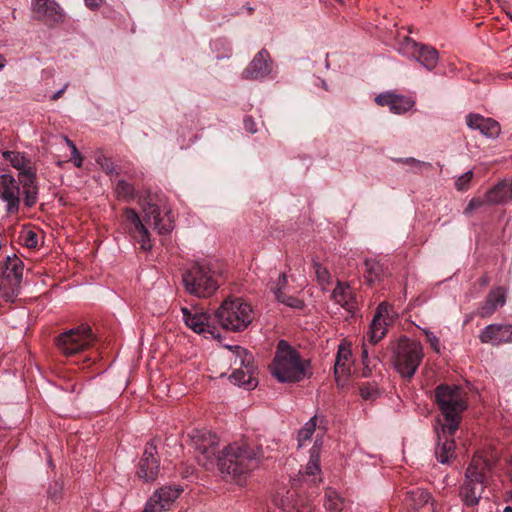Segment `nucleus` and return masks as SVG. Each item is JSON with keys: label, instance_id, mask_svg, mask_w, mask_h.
Returning <instances> with one entry per match:
<instances>
[{"label": "nucleus", "instance_id": "obj_40", "mask_svg": "<svg viewBox=\"0 0 512 512\" xmlns=\"http://www.w3.org/2000/svg\"><path fill=\"white\" fill-rule=\"evenodd\" d=\"M96 162H97V164L100 165L102 170H104L106 172V174H108L110 176H112L114 174L115 175L118 174V172L116 171L115 165L110 158H107L104 155H100L96 158Z\"/></svg>", "mask_w": 512, "mask_h": 512}, {"label": "nucleus", "instance_id": "obj_59", "mask_svg": "<svg viewBox=\"0 0 512 512\" xmlns=\"http://www.w3.org/2000/svg\"><path fill=\"white\" fill-rule=\"evenodd\" d=\"M511 19H512V17H511Z\"/></svg>", "mask_w": 512, "mask_h": 512}, {"label": "nucleus", "instance_id": "obj_29", "mask_svg": "<svg viewBox=\"0 0 512 512\" xmlns=\"http://www.w3.org/2000/svg\"><path fill=\"white\" fill-rule=\"evenodd\" d=\"M409 499L413 502L415 508L424 507L430 512H434L433 502L430 493L422 488H415L407 492Z\"/></svg>", "mask_w": 512, "mask_h": 512}, {"label": "nucleus", "instance_id": "obj_44", "mask_svg": "<svg viewBox=\"0 0 512 512\" xmlns=\"http://www.w3.org/2000/svg\"><path fill=\"white\" fill-rule=\"evenodd\" d=\"M62 492H63V485L58 481H54L53 483H51L49 485V488L47 491L48 497L54 502L61 499Z\"/></svg>", "mask_w": 512, "mask_h": 512}, {"label": "nucleus", "instance_id": "obj_53", "mask_svg": "<svg viewBox=\"0 0 512 512\" xmlns=\"http://www.w3.org/2000/svg\"><path fill=\"white\" fill-rule=\"evenodd\" d=\"M85 4L91 10H96L101 7L105 0H84Z\"/></svg>", "mask_w": 512, "mask_h": 512}, {"label": "nucleus", "instance_id": "obj_33", "mask_svg": "<svg viewBox=\"0 0 512 512\" xmlns=\"http://www.w3.org/2000/svg\"><path fill=\"white\" fill-rule=\"evenodd\" d=\"M317 416L311 417L298 432V446L301 447L304 443L311 439V436L316 430Z\"/></svg>", "mask_w": 512, "mask_h": 512}, {"label": "nucleus", "instance_id": "obj_31", "mask_svg": "<svg viewBox=\"0 0 512 512\" xmlns=\"http://www.w3.org/2000/svg\"><path fill=\"white\" fill-rule=\"evenodd\" d=\"M2 157L4 160L9 161L10 164L17 169L19 172L31 167L29 165L30 160L22 152L18 151H3Z\"/></svg>", "mask_w": 512, "mask_h": 512}, {"label": "nucleus", "instance_id": "obj_30", "mask_svg": "<svg viewBox=\"0 0 512 512\" xmlns=\"http://www.w3.org/2000/svg\"><path fill=\"white\" fill-rule=\"evenodd\" d=\"M364 266V278L369 285H374L381 281L384 275V268L382 264L374 259H369L364 262Z\"/></svg>", "mask_w": 512, "mask_h": 512}, {"label": "nucleus", "instance_id": "obj_57", "mask_svg": "<svg viewBox=\"0 0 512 512\" xmlns=\"http://www.w3.org/2000/svg\"><path fill=\"white\" fill-rule=\"evenodd\" d=\"M5 62H6V60H5L4 56L2 54H0V71L4 68Z\"/></svg>", "mask_w": 512, "mask_h": 512}, {"label": "nucleus", "instance_id": "obj_18", "mask_svg": "<svg viewBox=\"0 0 512 512\" xmlns=\"http://www.w3.org/2000/svg\"><path fill=\"white\" fill-rule=\"evenodd\" d=\"M375 102L380 106H387L394 114H404L411 110L415 101L407 96L384 92L376 96Z\"/></svg>", "mask_w": 512, "mask_h": 512}, {"label": "nucleus", "instance_id": "obj_23", "mask_svg": "<svg viewBox=\"0 0 512 512\" xmlns=\"http://www.w3.org/2000/svg\"><path fill=\"white\" fill-rule=\"evenodd\" d=\"M436 433L438 438V443L435 448L436 459L442 464H447L450 458L454 455L455 442L452 438L454 434H444L442 431V425L440 426V429H436Z\"/></svg>", "mask_w": 512, "mask_h": 512}, {"label": "nucleus", "instance_id": "obj_6", "mask_svg": "<svg viewBox=\"0 0 512 512\" xmlns=\"http://www.w3.org/2000/svg\"><path fill=\"white\" fill-rule=\"evenodd\" d=\"M185 291L196 297H209L219 287L217 275L209 265L196 262L182 274Z\"/></svg>", "mask_w": 512, "mask_h": 512}, {"label": "nucleus", "instance_id": "obj_36", "mask_svg": "<svg viewBox=\"0 0 512 512\" xmlns=\"http://www.w3.org/2000/svg\"><path fill=\"white\" fill-rule=\"evenodd\" d=\"M115 192L119 198L131 201L135 197V188L125 180H119L116 184Z\"/></svg>", "mask_w": 512, "mask_h": 512}, {"label": "nucleus", "instance_id": "obj_49", "mask_svg": "<svg viewBox=\"0 0 512 512\" xmlns=\"http://www.w3.org/2000/svg\"><path fill=\"white\" fill-rule=\"evenodd\" d=\"M24 243L28 248H35L38 245V236L33 231H28L24 235Z\"/></svg>", "mask_w": 512, "mask_h": 512}, {"label": "nucleus", "instance_id": "obj_12", "mask_svg": "<svg viewBox=\"0 0 512 512\" xmlns=\"http://www.w3.org/2000/svg\"><path fill=\"white\" fill-rule=\"evenodd\" d=\"M21 189L18 181L10 174L0 175V199L5 203L6 212L16 214L20 208Z\"/></svg>", "mask_w": 512, "mask_h": 512}, {"label": "nucleus", "instance_id": "obj_32", "mask_svg": "<svg viewBox=\"0 0 512 512\" xmlns=\"http://www.w3.org/2000/svg\"><path fill=\"white\" fill-rule=\"evenodd\" d=\"M324 506L328 512H341L344 507V500L336 490L327 488Z\"/></svg>", "mask_w": 512, "mask_h": 512}, {"label": "nucleus", "instance_id": "obj_37", "mask_svg": "<svg viewBox=\"0 0 512 512\" xmlns=\"http://www.w3.org/2000/svg\"><path fill=\"white\" fill-rule=\"evenodd\" d=\"M305 472L307 475H310V476H315L317 474H320V472H321L320 462H319V454L316 449V445H314L313 448L311 449L310 459L306 465Z\"/></svg>", "mask_w": 512, "mask_h": 512}, {"label": "nucleus", "instance_id": "obj_2", "mask_svg": "<svg viewBox=\"0 0 512 512\" xmlns=\"http://www.w3.org/2000/svg\"><path fill=\"white\" fill-rule=\"evenodd\" d=\"M493 482V463L482 455L475 454L460 487L459 496L463 506L475 508L483 498L488 499Z\"/></svg>", "mask_w": 512, "mask_h": 512}, {"label": "nucleus", "instance_id": "obj_24", "mask_svg": "<svg viewBox=\"0 0 512 512\" xmlns=\"http://www.w3.org/2000/svg\"><path fill=\"white\" fill-rule=\"evenodd\" d=\"M332 299L348 312H354L357 301L353 289L347 283L338 282L332 291Z\"/></svg>", "mask_w": 512, "mask_h": 512}, {"label": "nucleus", "instance_id": "obj_43", "mask_svg": "<svg viewBox=\"0 0 512 512\" xmlns=\"http://www.w3.org/2000/svg\"><path fill=\"white\" fill-rule=\"evenodd\" d=\"M24 203L28 208L33 207L38 200V187L24 189Z\"/></svg>", "mask_w": 512, "mask_h": 512}, {"label": "nucleus", "instance_id": "obj_46", "mask_svg": "<svg viewBox=\"0 0 512 512\" xmlns=\"http://www.w3.org/2000/svg\"><path fill=\"white\" fill-rule=\"evenodd\" d=\"M488 204L486 195L483 198H472L464 210L465 215H470L474 210Z\"/></svg>", "mask_w": 512, "mask_h": 512}, {"label": "nucleus", "instance_id": "obj_56", "mask_svg": "<svg viewBox=\"0 0 512 512\" xmlns=\"http://www.w3.org/2000/svg\"><path fill=\"white\" fill-rule=\"evenodd\" d=\"M66 144L68 147L73 150V146H76L73 141H71L68 137H65Z\"/></svg>", "mask_w": 512, "mask_h": 512}, {"label": "nucleus", "instance_id": "obj_50", "mask_svg": "<svg viewBox=\"0 0 512 512\" xmlns=\"http://www.w3.org/2000/svg\"><path fill=\"white\" fill-rule=\"evenodd\" d=\"M424 333H425L427 341L430 343L431 347L436 352H439L440 351V347H439V339L437 338V336L433 332H431L429 330H424Z\"/></svg>", "mask_w": 512, "mask_h": 512}, {"label": "nucleus", "instance_id": "obj_13", "mask_svg": "<svg viewBox=\"0 0 512 512\" xmlns=\"http://www.w3.org/2000/svg\"><path fill=\"white\" fill-rule=\"evenodd\" d=\"M123 221L129 234L140 244V249L149 251L152 248L150 234L137 212L132 208H125Z\"/></svg>", "mask_w": 512, "mask_h": 512}, {"label": "nucleus", "instance_id": "obj_22", "mask_svg": "<svg viewBox=\"0 0 512 512\" xmlns=\"http://www.w3.org/2000/svg\"><path fill=\"white\" fill-rule=\"evenodd\" d=\"M388 314V306L386 303H380L375 311L373 319L371 321L367 341L375 345L378 343L386 334L387 322L385 316Z\"/></svg>", "mask_w": 512, "mask_h": 512}, {"label": "nucleus", "instance_id": "obj_7", "mask_svg": "<svg viewBox=\"0 0 512 512\" xmlns=\"http://www.w3.org/2000/svg\"><path fill=\"white\" fill-rule=\"evenodd\" d=\"M230 350V361L233 372L230 380L233 384L252 389L257 386L254 377L256 366L253 355L241 346H228Z\"/></svg>", "mask_w": 512, "mask_h": 512}, {"label": "nucleus", "instance_id": "obj_55", "mask_svg": "<svg viewBox=\"0 0 512 512\" xmlns=\"http://www.w3.org/2000/svg\"><path fill=\"white\" fill-rule=\"evenodd\" d=\"M67 87H68V84H65V85H64L60 90L56 91V92L51 96V99H52V100H54V101H55V100H57V99H59V98L62 96V94L65 92V90L67 89Z\"/></svg>", "mask_w": 512, "mask_h": 512}, {"label": "nucleus", "instance_id": "obj_47", "mask_svg": "<svg viewBox=\"0 0 512 512\" xmlns=\"http://www.w3.org/2000/svg\"><path fill=\"white\" fill-rule=\"evenodd\" d=\"M276 300L280 303L285 304L288 307L292 308H301L302 307V301L298 298H295L293 296L286 295L283 293L280 298H276Z\"/></svg>", "mask_w": 512, "mask_h": 512}, {"label": "nucleus", "instance_id": "obj_11", "mask_svg": "<svg viewBox=\"0 0 512 512\" xmlns=\"http://www.w3.org/2000/svg\"><path fill=\"white\" fill-rule=\"evenodd\" d=\"M35 19L53 27L64 22L65 13L55 0H31Z\"/></svg>", "mask_w": 512, "mask_h": 512}, {"label": "nucleus", "instance_id": "obj_8", "mask_svg": "<svg viewBox=\"0 0 512 512\" xmlns=\"http://www.w3.org/2000/svg\"><path fill=\"white\" fill-rule=\"evenodd\" d=\"M423 359L422 345L417 341L402 338L394 350L393 363L402 377L412 378Z\"/></svg>", "mask_w": 512, "mask_h": 512}, {"label": "nucleus", "instance_id": "obj_20", "mask_svg": "<svg viewBox=\"0 0 512 512\" xmlns=\"http://www.w3.org/2000/svg\"><path fill=\"white\" fill-rule=\"evenodd\" d=\"M479 337L481 342L492 345L510 343L512 342V324H490L481 331Z\"/></svg>", "mask_w": 512, "mask_h": 512}, {"label": "nucleus", "instance_id": "obj_28", "mask_svg": "<svg viewBox=\"0 0 512 512\" xmlns=\"http://www.w3.org/2000/svg\"><path fill=\"white\" fill-rule=\"evenodd\" d=\"M414 60L419 62L428 71H432L438 64V51L431 46L422 44L418 52L414 53Z\"/></svg>", "mask_w": 512, "mask_h": 512}, {"label": "nucleus", "instance_id": "obj_58", "mask_svg": "<svg viewBox=\"0 0 512 512\" xmlns=\"http://www.w3.org/2000/svg\"><path fill=\"white\" fill-rule=\"evenodd\" d=\"M503 512H512V507H510V506L505 507Z\"/></svg>", "mask_w": 512, "mask_h": 512}, {"label": "nucleus", "instance_id": "obj_15", "mask_svg": "<svg viewBox=\"0 0 512 512\" xmlns=\"http://www.w3.org/2000/svg\"><path fill=\"white\" fill-rule=\"evenodd\" d=\"M272 72V60L266 49H261L243 70L241 77L245 80H262Z\"/></svg>", "mask_w": 512, "mask_h": 512}, {"label": "nucleus", "instance_id": "obj_17", "mask_svg": "<svg viewBox=\"0 0 512 512\" xmlns=\"http://www.w3.org/2000/svg\"><path fill=\"white\" fill-rule=\"evenodd\" d=\"M157 450L153 443H148L138 464L137 475L140 479L154 481L159 473V460Z\"/></svg>", "mask_w": 512, "mask_h": 512}, {"label": "nucleus", "instance_id": "obj_3", "mask_svg": "<svg viewBox=\"0 0 512 512\" xmlns=\"http://www.w3.org/2000/svg\"><path fill=\"white\" fill-rule=\"evenodd\" d=\"M309 366V360L303 359L286 340H280L270 365V372L280 383H296L306 378Z\"/></svg>", "mask_w": 512, "mask_h": 512}, {"label": "nucleus", "instance_id": "obj_16", "mask_svg": "<svg viewBox=\"0 0 512 512\" xmlns=\"http://www.w3.org/2000/svg\"><path fill=\"white\" fill-rule=\"evenodd\" d=\"M181 312L184 323L195 333L209 332L215 336L212 331L214 327L211 325V316L208 313L198 308L188 307H182Z\"/></svg>", "mask_w": 512, "mask_h": 512}, {"label": "nucleus", "instance_id": "obj_27", "mask_svg": "<svg viewBox=\"0 0 512 512\" xmlns=\"http://www.w3.org/2000/svg\"><path fill=\"white\" fill-rule=\"evenodd\" d=\"M505 293L502 288L492 290L486 301L479 307L478 315L482 318L491 316L498 307L505 304Z\"/></svg>", "mask_w": 512, "mask_h": 512}, {"label": "nucleus", "instance_id": "obj_21", "mask_svg": "<svg viewBox=\"0 0 512 512\" xmlns=\"http://www.w3.org/2000/svg\"><path fill=\"white\" fill-rule=\"evenodd\" d=\"M466 123L470 129L479 130L487 138H497L501 132L500 124L496 120L483 117L480 114L467 115Z\"/></svg>", "mask_w": 512, "mask_h": 512}, {"label": "nucleus", "instance_id": "obj_38", "mask_svg": "<svg viewBox=\"0 0 512 512\" xmlns=\"http://www.w3.org/2000/svg\"><path fill=\"white\" fill-rule=\"evenodd\" d=\"M350 355H351V353H350L349 349H347L343 346H339L338 352L336 355V360H335V376L336 377L340 370L342 373L346 372L345 366H346V362L349 359Z\"/></svg>", "mask_w": 512, "mask_h": 512}, {"label": "nucleus", "instance_id": "obj_9", "mask_svg": "<svg viewBox=\"0 0 512 512\" xmlns=\"http://www.w3.org/2000/svg\"><path fill=\"white\" fill-rule=\"evenodd\" d=\"M92 342L91 328L86 324L63 332L55 340L57 348L66 356H72L83 351Z\"/></svg>", "mask_w": 512, "mask_h": 512}, {"label": "nucleus", "instance_id": "obj_39", "mask_svg": "<svg viewBox=\"0 0 512 512\" xmlns=\"http://www.w3.org/2000/svg\"><path fill=\"white\" fill-rule=\"evenodd\" d=\"M396 162L398 163H402V164H405V165H409L413 168H415V172H420L422 171L423 169H426V168H430L431 167V164L428 163V162H424V161H420L416 158H413V157H408V158H398L395 160Z\"/></svg>", "mask_w": 512, "mask_h": 512}, {"label": "nucleus", "instance_id": "obj_10", "mask_svg": "<svg viewBox=\"0 0 512 512\" xmlns=\"http://www.w3.org/2000/svg\"><path fill=\"white\" fill-rule=\"evenodd\" d=\"M139 203L142 206L145 219L149 225H153L159 234H167L173 230V218L171 212H162L160 208L153 203L150 196L140 197Z\"/></svg>", "mask_w": 512, "mask_h": 512}, {"label": "nucleus", "instance_id": "obj_52", "mask_svg": "<svg viewBox=\"0 0 512 512\" xmlns=\"http://www.w3.org/2000/svg\"><path fill=\"white\" fill-rule=\"evenodd\" d=\"M244 127L250 133H256L257 132L256 124H255L254 120L251 117H246L244 119Z\"/></svg>", "mask_w": 512, "mask_h": 512}, {"label": "nucleus", "instance_id": "obj_35", "mask_svg": "<svg viewBox=\"0 0 512 512\" xmlns=\"http://www.w3.org/2000/svg\"><path fill=\"white\" fill-rule=\"evenodd\" d=\"M422 44L417 43L412 38L406 36L399 45V52L403 54L404 56L413 59L414 53L416 54L418 52V49L420 48Z\"/></svg>", "mask_w": 512, "mask_h": 512}, {"label": "nucleus", "instance_id": "obj_54", "mask_svg": "<svg viewBox=\"0 0 512 512\" xmlns=\"http://www.w3.org/2000/svg\"><path fill=\"white\" fill-rule=\"evenodd\" d=\"M362 361L363 364L368 366L370 364L369 356H368V350L366 348V344H363V350H362Z\"/></svg>", "mask_w": 512, "mask_h": 512}, {"label": "nucleus", "instance_id": "obj_34", "mask_svg": "<svg viewBox=\"0 0 512 512\" xmlns=\"http://www.w3.org/2000/svg\"><path fill=\"white\" fill-rule=\"evenodd\" d=\"M18 183L24 189L38 187L36 183V171L33 167H28L18 174Z\"/></svg>", "mask_w": 512, "mask_h": 512}, {"label": "nucleus", "instance_id": "obj_45", "mask_svg": "<svg viewBox=\"0 0 512 512\" xmlns=\"http://www.w3.org/2000/svg\"><path fill=\"white\" fill-rule=\"evenodd\" d=\"M314 269L317 279L321 284L329 282L330 273L326 267L322 266L320 263H314Z\"/></svg>", "mask_w": 512, "mask_h": 512}, {"label": "nucleus", "instance_id": "obj_4", "mask_svg": "<svg viewBox=\"0 0 512 512\" xmlns=\"http://www.w3.org/2000/svg\"><path fill=\"white\" fill-rule=\"evenodd\" d=\"M435 401L444 417V434H455L459 428L461 414L468 407L466 392L459 386L441 384L435 388Z\"/></svg>", "mask_w": 512, "mask_h": 512}, {"label": "nucleus", "instance_id": "obj_26", "mask_svg": "<svg viewBox=\"0 0 512 512\" xmlns=\"http://www.w3.org/2000/svg\"><path fill=\"white\" fill-rule=\"evenodd\" d=\"M512 199V183L503 180L495 185L486 193V201L488 204L497 205L508 202Z\"/></svg>", "mask_w": 512, "mask_h": 512}, {"label": "nucleus", "instance_id": "obj_41", "mask_svg": "<svg viewBox=\"0 0 512 512\" xmlns=\"http://www.w3.org/2000/svg\"><path fill=\"white\" fill-rule=\"evenodd\" d=\"M360 395L365 400H374L379 393L375 385L366 383L360 387Z\"/></svg>", "mask_w": 512, "mask_h": 512}, {"label": "nucleus", "instance_id": "obj_25", "mask_svg": "<svg viewBox=\"0 0 512 512\" xmlns=\"http://www.w3.org/2000/svg\"><path fill=\"white\" fill-rule=\"evenodd\" d=\"M273 501L277 507L286 512H312L311 508L299 503L294 491H287L286 495H275Z\"/></svg>", "mask_w": 512, "mask_h": 512}, {"label": "nucleus", "instance_id": "obj_5", "mask_svg": "<svg viewBox=\"0 0 512 512\" xmlns=\"http://www.w3.org/2000/svg\"><path fill=\"white\" fill-rule=\"evenodd\" d=\"M215 318L227 330H245L254 319L252 306L242 298H228L215 311Z\"/></svg>", "mask_w": 512, "mask_h": 512}, {"label": "nucleus", "instance_id": "obj_51", "mask_svg": "<svg viewBox=\"0 0 512 512\" xmlns=\"http://www.w3.org/2000/svg\"><path fill=\"white\" fill-rule=\"evenodd\" d=\"M71 161L76 167H82L83 157L76 146H73V150H71Z\"/></svg>", "mask_w": 512, "mask_h": 512}, {"label": "nucleus", "instance_id": "obj_14", "mask_svg": "<svg viewBox=\"0 0 512 512\" xmlns=\"http://www.w3.org/2000/svg\"><path fill=\"white\" fill-rule=\"evenodd\" d=\"M183 489L180 486H165L155 491L147 501L144 512H162L179 497Z\"/></svg>", "mask_w": 512, "mask_h": 512}, {"label": "nucleus", "instance_id": "obj_1", "mask_svg": "<svg viewBox=\"0 0 512 512\" xmlns=\"http://www.w3.org/2000/svg\"><path fill=\"white\" fill-rule=\"evenodd\" d=\"M190 437L200 464L209 468L216 461L220 472L238 483L260 466L264 456L260 446H251L246 442H233L217 451L219 438L210 431L195 430Z\"/></svg>", "mask_w": 512, "mask_h": 512}, {"label": "nucleus", "instance_id": "obj_19", "mask_svg": "<svg viewBox=\"0 0 512 512\" xmlns=\"http://www.w3.org/2000/svg\"><path fill=\"white\" fill-rule=\"evenodd\" d=\"M24 270L23 261L18 258L15 254L7 256L3 265L0 266V273L3 280L8 282V285L12 290L19 287Z\"/></svg>", "mask_w": 512, "mask_h": 512}, {"label": "nucleus", "instance_id": "obj_48", "mask_svg": "<svg viewBox=\"0 0 512 512\" xmlns=\"http://www.w3.org/2000/svg\"><path fill=\"white\" fill-rule=\"evenodd\" d=\"M473 176L472 171H467L464 174H462L456 181V188L458 190H465L468 188L469 182Z\"/></svg>", "mask_w": 512, "mask_h": 512}, {"label": "nucleus", "instance_id": "obj_42", "mask_svg": "<svg viewBox=\"0 0 512 512\" xmlns=\"http://www.w3.org/2000/svg\"><path fill=\"white\" fill-rule=\"evenodd\" d=\"M288 284L287 275L282 273L279 275L277 281L274 283V286L271 288L275 298H280L284 293L283 290L286 288Z\"/></svg>", "mask_w": 512, "mask_h": 512}]
</instances>
